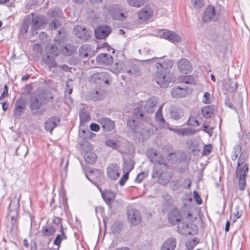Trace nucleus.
Returning <instances> with one entry per match:
<instances>
[{
  "instance_id": "obj_1",
  "label": "nucleus",
  "mask_w": 250,
  "mask_h": 250,
  "mask_svg": "<svg viewBox=\"0 0 250 250\" xmlns=\"http://www.w3.org/2000/svg\"><path fill=\"white\" fill-rule=\"evenodd\" d=\"M158 58H154L145 61L146 62L154 63L156 69L153 78L156 82L162 87H167L172 81L170 70L173 65L171 60H167L163 62H156Z\"/></svg>"
},
{
  "instance_id": "obj_2",
  "label": "nucleus",
  "mask_w": 250,
  "mask_h": 250,
  "mask_svg": "<svg viewBox=\"0 0 250 250\" xmlns=\"http://www.w3.org/2000/svg\"><path fill=\"white\" fill-rule=\"evenodd\" d=\"M150 118L145 116L141 108L138 107L134 109L132 115L127 120V125L134 132L145 136L150 133Z\"/></svg>"
},
{
  "instance_id": "obj_3",
  "label": "nucleus",
  "mask_w": 250,
  "mask_h": 250,
  "mask_svg": "<svg viewBox=\"0 0 250 250\" xmlns=\"http://www.w3.org/2000/svg\"><path fill=\"white\" fill-rule=\"evenodd\" d=\"M53 99V97L50 93L44 91L31 96L29 99V108L31 113L37 116L42 115L46 109L41 108L42 106L47 104Z\"/></svg>"
},
{
  "instance_id": "obj_4",
  "label": "nucleus",
  "mask_w": 250,
  "mask_h": 250,
  "mask_svg": "<svg viewBox=\"0 0 250 250\" xmlns=\"http://www.w3.org/2000/svg\"><path fill=\"white\" fill-rule=\"evenodd\" d=\"M20 206V198L13 197L9 204L7 214V228L10 231L16 232L18 229V220L20 218L18 209Z\"/></svg>"
},
{
  "instance_id": "obj_5",
  "label": "nucleus",
  "mask_w": 250,
  "mask_h": 250,
  "mask_svg": "<svg viewBox=\"0 0 250 250\" xmlns=\"http://www.w3.org/2000/svg\"><path fill=\"white\" fill-rule=\"evenodd\" d=\"M31 22H32V29L36 30L37 29L40 28L43 25L44 23V19L43 17H34L33 14H32V17L28 16L26 17L24 21L25 32L27 31L28 28Z\"/></svg>"
},
{
  "instance_id": "obj_6",
  "label": "nucleus",
  "mask_w": 250,
  "mask_h": 250,
  "mask_svg": "<svg viewBox=\"0 0 250 250\" xmlns=\"http://www.w3.org/2000/svg\"><path fill=\"white\" fill-rule=\"evenodd\" d=\"M110 14L114 20L123 21L128 16V12L127 9L123 6L114 5L110 10Z\"/></svg>"
},
{
  "instance_id": "obj_7",
  "label": "nucleus",
  "mask_w": 250,
  "mask_h": 250,
  "mask_svg": "<svg viewBox=\"0 0 250 250\" xmlns=\"http://www.w3.org/2000/svg\"><path fill=\"white\" fill-rule=\"evenodd\" d=\"M146 154L149 160L154 164L167 166L165 159L156 149L153 148L148 149Z\"/></svg>"
},
{
  "instance_id": "obj_8",
  "label": "nucleus",
  "mask_w": 250,
  "mask_h": 250,
  "mask_svg": "<svg viewBox=\"0 0 250 250\" xmlns=\"http://www.w3.org/2000/svg\"><path fill=\"white\" fill-rule=\"evenodd\" d=\"M249 171V165L245 164L242 170L236 169L235 176L239 178L238 188L240 190H244L245 188L246 178Z\"/></svg>"
},
{
  "instance_id": "obj_9",
  "label": "nucleus",
  "mask_w": 250,
  "mask_h": 250,
  "mask_svg": "<svg viewBox=\"0 0 250 250\" xmlns=\"http://www.w3.org/2000/svg\"><path fill=\"white\" fill-rule=\"evenodd\" d=\"M158 35L162 38L166 39L171 42H179L181 41V38L175 32L167 30L161 29L158 32Z\"/></svg>"
},
{
  "instance_id": "obj_10",
  "label": "nucleus",
  "mask_w": 250,
  "mask_h": 250,
  "mask_svg": "<svg viewBox=\"0 0 250 250\" xmlns=\"http://www.w3.org/2000/svg\"><path fill=\"white\" fill-rule=\"evenodd\" d=\"M215 8L213 5H208L205 10L202 16V21L204 22H209L211 21H215L217 20Z\"/></svg>"
},
{
  "instance_id": "obj_11",
  "label": "nucleus",
  "mask_w": 250,
  "mask_h": 250,
  "mask_svg": "<svg viewBox=\"0 0 250 250\" xmlns=\"http://www.w3.org/2000/svg\"><path fill=\"white\" fill-rule=\"evenodd\" d=\"M110 79V75L108 73L103 72L92 74L90 77V81L96 83H104L105 84H109Z\"/></svg>"
},
{
  "instance_id": "obj_12",
  "label": "nucleus",
  "mask_w": 250,
  "mask_h": 250,
  "mask_svg": "<svg viewBox=\"0 0 250 250\" xmlns=\"http://www.w3.org/2000/svg\"><path fill=\"white\" fill-rule=\"evenodd\" d=\"M26 107V103L23 98H19L15 102L13 110L14 116L17 118H21Z\"/></svg>"
},
{
  "instance_id": "obj_13",
  "label": "nucleus",
  "mask_w": 250,
  "mask_h": 250,
  "mask_svg": "<svg viewBox=\"0 0 250 250\" xmlns=\"http://www.w3.org/2000/svg\"><path fill=\"white\" fill-rule=\"evenodd\" d=\"M127 218L129 222L133 225H138L141 220L140 211L132 207L127 208Z\"/></svg>"
},
{
  "instance_id": "obj_14",
  "label": "nucleus",
  "mask_w": 250,
  "mask_h": 250,
  "mask_svg": "<svg viewBox=\"0 0 250 250\" xmlns=\"http://www.w3.org/2000/svg\"><path fill=\"white\" fill-rule=\"evenodd\" d=\"M179 232L184 235H195L197 232V227L193 224L183 223L178 226Z\"/></svg>"
},
{
  "instance_id": "obj_15",
  "label": "nucleus",
  "mask_w": 250,
  "mask_h": 250,
  "mask_svg": "<svg viewBox=\"0 0 250 250\" xmlns=\"http://www.w3.org/2000/svg\"><path fill=\"white\" fill-rule=\"evenodd\" d=\"M95 35L98 39H104L107 37L111 32V27L107 25H101L95 29Z\"/></svg>"
},
{
  "instance_id": "obj_16",
  "label": "nucleus",
  "mask_w": 250,
  "mask_h": 250,
  "mask_svg": "<svg viewBox=\"0 0 250 250\" xmlns=\"http://www.w3.org/2000/svg\"><path fill=\"white\" fill-rule=\"evenodd\" d=\"M75 35L83 41H87L90 37L91 31L82 25L76 26L74 28Z\"/></svg>"
},
{
  "instance_id": "obj_17",
  "label": "nucleus",
  "mask_w": 250,
  "mask_h": 250,
  "mask_svg": "<svg viewBox=\"0 0 250 250\" xmlns=\"http://www.w3.org/2000/svg\"><path fill=\"white\" fill-rule=\"evenodd\" d=\"M120 167L115 164H111L107 167V175L112 180H116L120 177Z\"/></svg>"
},
{
  "instance_id": "obj_18",
  "label": "nucleus",
  "mask_w": 250,
  "mask_h": 250,
  "mask_svg": "<svg viewBox=\"0 0 250 250\" xmlns=\"http://www.w3.org/2000/svg\"><path fill=\"white\" fill-rule=\"evenodd\" d=\"M178 70L183 73L188 74L191 72L192 67L190 62L187 59H181L178 62Z\"/></svg>"
},
{
  "instance_id": "obj_19",
  "label": "nucleus",
  "mask_w": 250,
  "mask_h": 250,
  "mask_svg": "<svg viewBox=\"0 0 250 250\" xmlns=\"http://www.w3.org/2000/svg\"><path fill=\"white\" fill-rule=\"evenodd\" d=\"M98 122L105 131H110L113 130L115 126L114 122L107 118H100Z\"/></svg>"
},
{
  "instance_id": "obj_20",
  "label": "nucleus",
  "mask_w": 250,
  "mask_h": 250,
  "mask_svg": "<svg viewBox=\"0 0 250 250\" xmlns=\"http://www.w3.org/2000/svg\"><path fill=\"white\" fill-rule=\"evenodd\" d=\"M60 119L56 116L49 118L45 123L44 128L47 131L51 133L60 123Z\"/></svg>"
},
{
  "instance_id": "obj_21",
  "label": "nucleus",
  "mask_w": 250,
  "mask_h": 250,
  "mask_svg": "<svg viewBox=\"0 0 250 250\" xmlns=\"http://www.w3.org/2000/svg\"><path fill=\"white\" fill-rule=\"evenodd\" d=\"M176 245V239L174 237H170L164 242L161 247V250H174Z\"/></svg>"
},
{
  "instance_id": "obj_22",
  "label": "nucleus",
  "mask_w": 250,
  "mask_h": 250,
  "mask_svg": "<svg viewBox=\"0 0 250 250\" xmlns=\"http://www.w3.org/2000/svg\"><path fill=\"white\" fill-rule=\"evenodd\" d=\"M182 215L177 209H172L168 214V219L169 222L175 225L182 220Z\"/></svg>"
},
{
  "instance_id": "obj_23",
  "label": "nucleus",
  "mask_w": 250,
  "mask_h": 250,
  "mask_svg": "<svg viewBox=\"0 0 250 250\" xmlns=\"http://www.w3.org/2000/svg\"><path fill=\"white\" fill-rule=\"evenodd\" d=\"M96 60L101 64L108 65L113 62V58L110 55L106 53H102L96 57Z\"/></svg>"
},
{
  "instance_id": "obj_24",
  "label": "nucleus",
  "mask_w": 250,
  "mask_h": 250,
  "mask_svg": "<svg viewBox=\"0 0 250 250\" xmlns=\"http://www.w3.org/2000/svg\"><path fill=\"white\" fill-rule=\"evenodd\" d=\"M152 14V10L151 8L145 7L139 12L138 15L141 20L146 21L151 18Z\"/></svg>"
},
{
  "instance_id": "obj_25",
  "label": "nucleus",
  "mask_w": 250,
  "mask_h": 250,
  "mask_svg": "<svg viewBox=\"0 0 250 250\" xmlns=\"http://www.w3.org/2000/svg\"><path fill=\"white\" fill-rule=\"evenodd\" d=\"M169 115L171 119L178 120L184 116V113L179 107L171 106L170 108Z\"/></svg>"
},
{
  "instance_id": "obj_26",
  "label": "nucleus",
  "mask_w": 250,
  "mask_h": 250,
  "mask_svg": "<svg viewBox=\"0 0 250 250\" xmlns=\"http://www.w3.org/2000/svg\"><path fill=\"white\" fill-rule=\"evenodd\" d=\"M129 65H128V66H126L125 73L130 76H137L139 75L140 70V67L131 61H129Z\"/></svg>"
},
{
  "instance_id": "obj_27",
  "label": "nucleus",
  "mask_w": 250,
  "mask_h": 250,
  "mask_svg": "<svg viewBox=\"0 0 250 250\" xmlns=\"http://www.w3.org/2000/svg\"><path fill=\"white\" fill-rule=\"evenodd\" d=\"M157 104V99L156 97H152L148 99L145 105V109L147 113H152L155 110V107Z\"/></svg>"
},
{
  "instance_id": "obj_28",
  "label": "nucleus",
  "mask_w": 250,
  "mask_h": 250,
  "mask_svg": "<svg viewBox=\"0 0 250 250\" xmlns=\"http://www.w3.org/2000/svg\"><path fill=\"white\" fill-rule=\"evenodd\" d=\"M249 152L247 149H243V152L238 157L237 166L236 168L242 170L243 167H241V165L245 163L249 158Z\"/></svg>"
},
{
  "instance_id": "obj_29",
  "label": "nucleus",
  "mask_w": 250,
  "mask_h": 250,
  "mask_svg": "<svg viewBox=\"0 0 250 250\" xmlns=\"http://www.w3.org/2000/svg\"><path fill=\"white\" fill-rule=\"evenodd\" d=\"M187 90L180 87H174L171 91V96L174 98H182L186 96Z\"/></svg>"
},
{
  "instance_id": "obj_30",
  "label": "nucleus",
  "mask_w": 250,
  "mask_h": 250,
  "mask_svg": "<svg viewBox=\"0 0 250 250\" xmlns=\"http://www.w3.org/2000/svg\"><path fill=\"white\" fill-rule=\"evenodd\" d=\"M92 51L91 46L89 44H83L79 49V54L82 58H88L89 54Z\"/></svg>"
},
{
  "instance_id": "obj_31",
  "label": "nucleus",
  "mask_w": 250,
  "mask_h": 250,
  "mask_svg": "<svg viewBox=\"0 0 250 250\" xmlns=\"http://www.w3.org/2000/svg\"><path fill=\"white\" fill-rule=\"evenodd\" d=\"M45 51L47 55L58 56L60 48L53 44H48L45 47Z\"/></svg>"
},
{
  "instance_id": "obj_32",
  "label": "nucleus",
  "mask_w": 250,
  "mask_h": 250,
  "mask_svg": "<svg viewBox=\"0 0 250 250\" xmlns=\"http://www.w3.org/2000/svg\"><path fill=\"white\" fill-rule=\"evenodd\" d=\"M103 198L105 202L109 204L113 201L115 198V194L112 191L105 190L103 193H102Z\"/></svg>"
},
{
  "instance_id": "obj_33",
  "label": "nucleus",
  "mask_w": 250,
  "mask_h": 250,
  "mask_svg": "<svg viewBox=\"0 0 250 250\" xmlns=\"http://www.w3.org/2000/svg\"><path fill=\"white\" fill-rule=\"evenodd\" d=\"M64 55L69 56L71 55L74 52L76 51L75 47L70 44H66L63 46L61 49L60 48Z\"/></svg>"
},
{
  "instance_id": "obj_34",
  "label": "nucleus",
  "mask_w": 250,
  "mask_h": 250,
  "mask_svg": "<svg viewBox=\"0 0 250 250\" xmlns=\"http://www.w3.org/2000/svg\"><path fill=\"white\" fill-rule=\"evenodd\" d=\"M84 159L87 164H93L97 160V155L93 152L86 151L84 155Z\"/></svg>"
},
{
  "instance_id": "obj_35",
  "label": "nucleus",
  "mask_w": 250,
  "mask_h": 250,
  "mask_svg": "<svg viewBox=\"0 0 250 250\" xmlns=\"http://www.w3.org/2000/svg\"><path fill=\"white\" fill-rule=\"evenodd\" d=\"M224 87L229 92H234L237 88V83L235 81L229 80L225 83Z\"/></svg>"
},
{
  "instance_id": "obj_36",
  "label": "nucleus",
  "mask_w": 250,
  "mask_h": 250,
  "mask_svg": "<svg viewBox=\"0 0 250 250\" xmlns=\"http://www.w3.org/2000/svg\"><path fill=\"white\" fill-rule=\"evenodd\" d=\"M243 150L242 149V146L240 144L236 145L232 150L231 159L232 161L236 160L238 156L242 153Z\"/></svg>"
},
{
  "instance_id": "obj_37",
  "label": "nucleus",
  "mask_w": 250,
  "mask_h": 250,
  "mask_svg": "<svg viewBox=\"0 0 250 250\" xmlns=\"http://www.w3.org/2000/svg\"><path fill=\"white\" fill-rule=\"evenodd\" d=\"M56 56L47 55L46 57L44 59V63H46L50 69L58 66L57 63L55 60V57Z\"/></svg>"
},
{
  "instance_id": "obj_38",
  "label": "nucleus",
  "mask_w": 250,
  "mask_h": 250,
  "mask_svg": "<svg viewBox=\"0 0 250 250\" xmlns=\"http://www.w3.org/2000/svg\"><path fill=\"white\" fill-rule=\"evenodd\" d=\"M201 112L205 118L208 119L213 116L214 108L211 105L206 106L202 109Z\"/></svg>"
},
{
  "instance_id": "obj_39",
  "label": "nucleus",
  "mask_w": 250,
  "mask_h": 250,
  "mask_svg": "<svg viewBox=\"0 0 250 250\" xmlns=\"http://www.w3.org/2000/svg\"><path fill=\"white\" fill-rule=\"evenodd\" d=\"M102 176V173L101 170L94 169V170H90L89 173V175L86 174V178L90 181L91 183L94 184L92 178L95 177L96 178H100Z\"/></svg>"
},
{
  "instance_id": "obj_40",
  "label": "nucleus",
  "mask_w": 250,
  "mask_h": 250,
  "mask_svg": "<svg viewBox=\"0 0 250 250\" xmlns=\"http://www.w3.org/2000/svg\"><path fill=\"white\" fill-rule=\"evenodd\" d=\"M56 231V229L52 226H45L42 230L43 236H50Z\"/></svg>"
},
{
  "instance_id": "obj_41",
  "label": "nucleus",
  "mask_w": 250,
  "mask_h": 250,
  "mask_svg": "<svg viewBox=\"0 0 250 250\" xmlns=\"http://www.w3.org/2000/svg\"><path fill=\"white\" fill-rule=\"evenodd\" d=\"M61 234H58L54 240V244L55 245L59 246L62 240L66 239L67 238L63 230V228L62 225L61 226Z\"/></svg>"
},
{
  "instance_id": "obj_42",
  "label": "nucleus",
  "mask_w": 250,
  "mask_h": 250,
  "mask_svg": "<svg viewBox=\"0 0 250 250\" xmlns=\"http://www.w3.org/2000/svg\"><path fill=\"white\" fill-rule=\"evenodd\" d=\"M122 223L120 221H115L111 226V230L114 234L119 233L122 229Z\"/></svg>"
},
{
  "instance_id": "obj_43",
  "label": "nucleus",
  "mask_w": 250,
  "mask_h": 250,
  "mask_svg": "<svg viewBox=\"0 0 250 250\" xmlns=\"http://www.w3.org/2000/svg\"><path fill=\"white\" fill-rule=\"evenodd\" d=\"M161 165H157L154 167L153 171L152 172V178H160L163 174V169Z\"/></svg>"
},
{
  "instance_id": "obj_44",
  "label": "nucleus",
  "mask_w": 250,
  "mask_h": 250,
  "mask_svg": "<svg viewBox=\"0 0 250 250\" xmlns=\"http://www.w3.org/2000/svg\"><path fill=\"white\" fill-rule=\"evenodd\" d=\"M199 239L197 237H195L191 240H189L186 242V248L188 250H192L194 249V248L196 246V245L199 243Z\"/></svg>"
},
{
  "instance_id": "obj_45",
  "label": "nucleus",
  "mask_w": 250,
  "mask_h": 250,
  "mask_svg": "<svg viewBox=\"0 0 250 250\" xmlns=\"http://www.w3.org/2000/svg\"><path fill=\"white\" fill-rule=\"evenodd\" d=\"M179 80L182 83L187 84H193L195 83L194 77L191 75L181 76L180 77Z\"/></svg>"
},
{
  "instance_id": "obj_46",
  "label": "nucleus",
  "mask_w": 250,
  "mask_h": 250,
  "mask_svg": "<svg viewBox=\"0 0 250 250\" xmlns=\"http://www.w3.org/2000/svg\"><path fill=\"white\" fill-rule=\"evenodd\" d=\"M127 1L130 5L136 7L142 6L145 2V0H127Z\"/></svg>"
},
{
  "instance_id": "obj_47",
  "label": "nucleus",
  "mask_w": 250,
  "mask_h": 250,
  "mask_svg": "<svg viewBox=\"0 0 250 250\" xmlns=\"http://www.w3.org/2000/svg\"><path fill=\"white\" fill-rule=\"evenodd\" d=\"M133 167L134 166L131 161H125L124 163L123 170L124 172H128L129 174Z\"/></svg>"
},
{
  "instance_id": "obj_48",
  "label": "nucleus",
  "mask_w": 250,
  "mask_h": 250,
  "mask_svg": "<svg viewBox=\"0 0 250 250\" xmlns=\"http://www.w3.org/2000/svg\"><path fill=\"white\" fill-rule=\"evenodd\" d=\"M186 124L188 125L193 126H198L200 125V124L197 118L193 116H190Z\"/></svg>"
},
{
  "instance_id": "obj_49",
  "label": "nucleus",
  "mask_w": 250,
  "mask_h": 250,
  "mask_svg": "<svg viewBox=\"0 0 250 250\" xmlns=\"http://www.w3.org/2000/svg\"><path fill=\"white\" fill-rule=\"evenodd\" d=\"M191 5L195 8L200 9L205 5L204 0H191Z\"/></svg>"
},
{
  "instance_id": "obj_50",
  "label": "nucleus",
  "mask_w": 250,
  "mask_h": 250,
  "mask_svg": "<svg viewBox=\"0 0 250 250\" xmlns=\"http://www.w3.org/2000/svg\"><path fill=\"white\" fill-rule=\"evenodd\" d=\"M105 144L106 146L112 147L114 149H118L120 147V146L116 142L113 140L109 139L105 141Z\"/></svg>"
},
{
  "instance_id": "obj_51",
  "label": "nucleus",
  "mask_w": 250,
  "mask_h": 250,
  "mask_svg": "<svg viewBox=\"0 0 250 250\" xmlns=\"http://www.w3.org/2000/svg\"><path fill=\"white\" fill-rule=\"evenodd\" d=\"M155 120L160 125H164L166 121L163 116L162 113L157 112L155 115Z\"/></svg>"
},
{
  "instance_id": "obj_52",
  "label": "nucleus",
  "mask_w": 250,
  "mask_h": 250,
  "mask_svg": "<svg viewBox=\"0 0 250 250\" xmlns=\"http://www.w3.org/2000/svg\"><path fill=\"white\" fill-rule=\"evenodd\" d=\"M91 98L94 101H99L103 99V95L100 93V90L97 91V90H95V92H93L91 94Z\"/></svg>"
},
{
  "instance_id": "obj_53",
  "label": "nucleus",
  "mask_w": 250,
  "mask_h": 250,
  "mask_svg": "<svg viewBox=\"0 0 250 250\" xmlns=\"http://www.w3.org/2000/svg\"><path fill=\"white\" fill-rule=\"evenodd\" d=\"M200 130H203L204 132H206L210 136H211L213 133V128L208 127V125H206L205 124L202 125Z\"/></svg>"
},
{
  "instance_id": "obj_54",
  "label": "nucleus",
  "mask_w": 250,
  "mask_h": 250,
  "mask_svg": "<svg viewBox=\"0 0 250 250\" xmlns=\"http://www.w3.org/2000/svg\"><path fill=\"white\" fill-rule=\"evenodd\" d=\"M195 133V130L192 128H183V136H190L194 134Z\"/></svg>"
},
{
  "instance_id": "obj_55",
  "label": "nucleus",
  "mask_w": 250,
  "mask_h": 250,
  "mask_svg": "<svg viewBox=\"0 0 250 250\" xmlns=\"http://www.w3.org/2000/svg\"><path fill=\"white\" fill-rule=\"evenodd\" d=\"M234 210L235 212H234L233 215L236 217V219L233 221V222H235L237 219L240 218L242 213V210L240 209L238 206H236L235 207Z\"/></svg>"
},
{
  "instance_id": "obj_56",
  "label": "nucleus",
  "mask_w": 250,
  "mask_h": 250,
  "mask_svg": "<svg viewBox=\"0 0 250 250\" xmlns=\"http://www.w3.org/2000/svg\"><path fill=\"white\" fill-rule=\"evenodd\" d=\"M202 102L204 104H209L211 102V99H210V94L208 92H206L203 97Z\"/></svg>"
},
{
  "instance_id": "obj_57",
  "label": "nucleus",
  "mask_w": 250,
  "mask_h": 250,
  "mask_svg": "<svg viewBox=\"0 0 250 250\" xmlns=\"http://www.w3.org/2000/svg\"><path fill=\"white\" fill-rule=\"evenodd\" d=\"M212 149V147L211 145H208L205 146L204 147L203 150V153H202L203 155H206V156L208 155L209 154H210L211 152Z\"/></svg>"
},
{
  "instance_id": "obj_58",
  "label": "nucleus",
  "mask_w": 250,
  "mask_h": 250,
  "mask_svg": "<svg viewBox=\"0 0 250 250\" xmlns=\"http://www.w3.org/2000/svg\"><path fill=\"white\" fill-rule=\"evenodd\" d=\"M174 189H178L181 187V179L172 180L171 181Z\"/></svg>"
},
{
  "instance_id": "obj_59",
  "label": "nucleus",
  "mask_w": 250,
  "mask_h": 250,
  "mask_svg": "<svg viewBox=\"0 0 250 250\" xmlns=\"http://www.w3.org/2000/svg\"><path fill=\"white\" fill-rule=\"evenodd\" d=\"M147 174L145 172H142L138 174L135 179V181L139 183H141Z\"/></svg>"
},
{
  "instance_id": "obj_60",
  "label": "nucleus",
  "mask_w": 250,
  "mask_h": 250,
  "mask_svg": "<svg viewBox=\"0 0 250 250\" xmlns=\"http://www.w3.org/2000/svg\"><path fill=\"white\" fill-rule=\"evenodd\" d=\"M50 15L52 17H60L62 14L61 10L59 8H55L54 10L50 11Z\"/></svg>"
},
{
  "instance_id": "obj_61",
  "label": "nucleus",
  "mask_w": 250,
  "mask_h": 250,
  "mask_svg": "<svg viewBox=\"0 0 250 250\" xmlns=\"http://www.w3.org/2000/svg\"><path fill=\"white\" fill-rule=\"evenodd\" d=\"M193 196L195 202L198 205H200L202 203V200L197 191L194 190L193 191Z\"/></svg>"
},
{
  "instance_id": "obj_62",
  "label": "nucleus",
  "mask_w": 250,
  "mask_h": 250,
  "mask_svg": "<svg viewBox=\"0 0 250 250\" xmlns=\"http://www.w3.org/2000/svg\"><path fill=\"white\" fill-rule=\"evenodd\" d=\"M129 177L128 172H125L123 177L121 178L119 181V184L121 186H124L126 182V181L128 180Z\"/></svg>"
},
{
  "instance_id": "obj_63",
  "label": "nucleus",
  "mask_w": 250,
  "mask_h": 250,
  "mask_svg": "<svg viewBox=\"0 0 250 250\" xmlns=\"http://www.w3.org/2000/svg\"><path fill=\"white\" fill-rule=\"evenodd\" d=\"M242 140L244 141V144L246 145L250 141V133H244L242 136Z\"/></svg>"
},
{
  "instance_id": "obj_64",
  "label": "nucleus",
  "mask_w": 250,
  "mask_h": 250,
  "mask_svg": "<svg viewBox=\"0 0 250 250\" xmlns=\"http://www.w3.org/2000/svg\"><path fill=\"white\" fill-rule=\"evenodd\" d=\"M72 91L73 88L70 86L69 85V82H67L64 94H66V96H69V95H70L72 93Z\"/></svg>"
}]
</instances>
